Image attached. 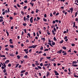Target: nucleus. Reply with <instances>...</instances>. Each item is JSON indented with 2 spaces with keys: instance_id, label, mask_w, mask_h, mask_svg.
<instances>
[{
  "instance_id": "1",
  "label": "nucleus",
  "mask_w": 78,
  "mask_h": 78,
  "mask_svg": "<svg viewBox=\"0 0 78 78\" xmlns=\"http://www.w3.org/2000/svg\"><path fill=\"white\" fill-rule=\"evenodd\" d=\"M37 67L38 68L36 67L35 68V69L36 70H39V69H42V67L41 66H37Z\"/></svg>"
},
{
  "instance_id": "2",
  "label": "nucleus",
  "mask_w": 78,
  "mask_h": 78,
  "mask_svg": "<svg viewBox=\"0 0 78 78\" xmlns=\"http://www.w3.org/2000/svg\"><path fill=\"white\" fill-rule=\"evenodd\" d=\"M54 72L55 73V75H59V73L58 72H57V71L55 70Z\"/></svg>"
},
{
  "instance_id": "3",
  "label": "nucleus",
  "mask_w": 78,
  "mask_h": 78,
  "mask_svg": "<svg viewBox=\"0 0 78 78\" xmlns=\"http://www.w3.org/2000/svg\"><path fill=\"white\" fill-rule=\"evenodd\" d=\"M9 56H12L14 57V56H15V55L14 54H12L11 53H10V54H9Z\"/></svg>"
},
{
  "instance_id": "4",
  "label": "nucleus",
  "mask_w": 78,
  "mask_h": 78,
  "mask_svg": "<svg viewBox=\"0 0 78 78\" xmlns=\"http://www.w3.org/2000/svg\"><path fill=\"white\" fill-rule=\"evenodd\" d=\"M50 75V73L48 71L46 73V76H47V78L48 76H49Z\"/></svg>"
},
{
  "instance_id": "5",
  "label": "nucleus",
  "mask_w": 78,
  "mask_h": 78,
  "mask_svg": "<svg viewBox=\"0 0 78 78\" xmlns=\"http://www.w3.org/2000/svg\"><path fill=\"white\" fill-rule=\"evenodd\" d=\"M44 48H43V46H41V48H40V50L41 51L43 50V49Z\"/></svg>"
},
{
  "instance_id": "6",
  "label": "nucleus",
  "mask_w": 78,
  "mask_h": 78,
  "mask_svg": "<svg viewBox=\"0 0 78 78\" xmlns=\"http://www.w3.org/2000/svg\"><path fill=\"white\" fill-rule=\"evenodd\" d=\"M44 58H40V62H41V61H43V60H44Z\"/></svg>"
},
{
  "instance_id": "7",
  "label": "nucleus",
  "mask_w": 78,
  "mask_h": 78,
  "mask_svg": "<svg viewBox=\"0 0 78 78\" xmlns=\"http://www.w3.org/2000/svg\"><path fill=\"white\" fill-rule=\"evenodd\" d=\"M72 66H73V67H78V65L76 64H73L72 65Z\"/></svg>"
},
{
  "instance_id": "8",
  "label": "nucleus",
  "mask_w": 78,
  "mask_h": 78,
  "mask_svg": "<svg viewBox=\"0 0 78 78\" xmlns=\"http://www.w3.org/2000/svg\"><path fill=\"white\" fill-rule=\"evenodd\" d=\"M62 50H61L60 51H58V53H61L62 52Z\"/></svg>"
},
{
  "instance_id": "9",
  "label": "nucleus",
  "mask_w": 78,
  "mask_h": 78,
  "mask_svg": "<svg viewBox=\"0 0 78 78\" xmlns=\"http://www.w3.org/2000/svg\"><path fill=\"white\" fill-rule=\"evenodd\" d=\"M37 47V45H32V48H36V47Z\"/></svg>"
},
{
  "instance_id": "10",
  "label": "nucleus",
  "mask_w": 78,
  "mask_h": 78,
  "mask_svg": "<svg viewBox=\"0 0 78 78\" xmlns=\"http://www.w3.org/2000/svg\"><path fill=\"white\" fill-rule=\"evenodd\" d=\"M9 62V60H7L5 62V63L7 64V63H8V62Z\"/></svg>"
},
{
  "instance_id": "11",
  "label": "nucleus",
  "mask_w": 78,
  "mask_h": 78,
  "mask_svg": "<svg viewBox=\"0 0 78 78\" xmlns=\"http://www.w3.org/2000/svg\"><path fill=\"white\" fill-rule=\"evenodd\" d=\"M77 62L73 61V62L72 64H77Z\"/></svg>"
},
{
  "instance_id": "12",
  "label": "nucleus",
  "mask_w": 78,
  "mask_h": 78,
  "mask_svg": "<svg viewBox=\"0 0 78 78\" xmlns=\"http://www.w3.org/2000/svg\"><path fill=\"white\" fill-rule=\"evenodd\" d=\"M48 44L50 45L51 47H53V46L52 45H51V43H48Z\"/></svg>"
},
{
  "instance_id": "13",
  "label": "nucleus",
  "mask_w": 78,
  "mask_h": 78,
  "mask_svg": "<svg viewBox=\"0 0 78 78\" xmlns=\"http://www.w3.org/2000/svg\"><path fill=\"white\" fill-rule=\"evenodd\" d=\"M26 72V70H22L21 72V73H24V72Z\"/></svg>"
},
{
  "instance_id": "14",
  "label": "nucleus",
  "mask_w": 78,
  "mask_h": 78,
  "mask_svg": "<svg viewBox=\"0 0 78 78\" xmlns=\"http://www.w3.org/2000/svg\"><path fill=\"white\" fill-rule=\"evenodd\" d=\"M62 48L63 49V50H66V47L65 46H63L62 47Z\"/></svg>"
},
{
  "instance_id": "15",
  "label": "nucleus",
  "mask_w": 78,
  "mask_h": 78,
  "mask_svg": "<svg viewBox=\"0 0 78 78\" xmlns=\"http://www.w3.org/2000/svg\"><path fill=\"white\" fill-rule=\"evenodd\" d=\"M19 65V64H16L15 66V68H17V67Z\"/></svg>"
},
{
  "instance_id": "16",
  "label": "nucleus",
  "mask_w": 78,
  "mask_h": 78,
  "mask_svg": "<svg viewBox=\"0 0 78 78\" xmlns=\"http://www.w3.org/2000/svg\"><path fill=\"white\" fill-rule=\"evenodd\" d=\"M34 76L35 77H36V78H38V76H37V74H36V73L35 74Z\"/></svg>"
},
{
  "instance_id": "17",
  "label": "nucleus",
  "mask_w": 78,
  "mask_h": 78,
  "mask_svg": "<svg viewBox=\"0 0 78 78\" xmlns=\"http://www.w3.org/2000/svg\"><path fill=\"white\" fill-rule=\"evenodd\" d=\"M69 10L70 11H73V7H72L71 8H69Z\"/></svg>"
},
{
  "instance_id": "18",
  "label": "nucleus",
  "mask_w": 78,
  "mask_h": 78,
  "mask_svg": "<svg viewBox=\"0 0 78 78\" xmlns=\"http://www.w3.org/2000/svg\"><path fill=\"white\" fill-rule=\"evenodd\" d=\"M63 40H62V41H60L59 42V43L60 44H62V43H63Z\"/></svg>"
},
{
  "instance_id": "19",
  "label": "nucleus",
  "mask_w": 78,
  "mask_h": 78,
  "mask_svg": "<svg viewBox=\"0 0 78 78\" xmlns=\"http://www.w3.org/2000/svg\"><path fill=\"white\" fill-rule=\"evenodd\" d=\"M24 58H26L27 59L28 56H27V55H26V56H24Z\"/></svg>"
},
{
  "instance_id": "20",
  "label": "nucleus",
  "mask_w": 78,
  "mask_h": 78,
  "mask_svg": "<svg viewBox=\"0 0 78 78\" xmlns=\"http://www.w3.org/2000/svg\"><path fill=\"white\" fill-rule=\"evenodd\" d=\"M24 51H28V49H25L24 50Z\"/></svg>"
},
{
  "instance_id": "21",
  "label": "nucleus",
  "mask_w": 78,
  "mask_h": 78,
  "mask_svg": "<svg viewBox=\"0 0 78 78\" xmlns=\"http://www.w3.org/2000/svg\"><path fill=\"white\" fill-rule=\"evenodd\" d=\"M30 5H31L32 6H33V5H34V4L33 3H32V2H30Z\"/></svg>"
},
{
  "instance_id": "22",
  "label": "nucleus",
  "mask_w": 78,
  "mask_h": 78,
  "mask_svg": "<svg viewBox=\"0 0 78 78\" xmlns=\"http://www.w3.org/2000/svg\"><path fill=\"white\" fill-rule=\"evenodd\" d=\"M9 12H10V11H9V8H8V11H7V13H9Z\"/></svg>"
},
{
  "instance_id": "23",
  "label": "nucleus",
  "mask_w": 78,
  "mask_h": 78,
  "mask_svg": "<svg viewBox=\"0 0 78 78\" xmlns=\"http://www.w3.org/2000/svg\"><path fill=\"white\" fill-rule=\"evenodd\" d=\"M6 33L7 34L8 37V36H9V33H8V32H7V31H6Z\"/></svg>"
},
{
  "instance_id": "24",
  "label": "nucleus",
  "mask_w": 78,
  "mask_h": 78,
  "mask_svg": "<svg viewBox=\"0 0 78 78\" xmlns=\"http://www.w3.org/2000/svg\"><path fill=\"white\" fill-rule=\"evenodd\" d=\"M77 14H78V12H76L75 13V17H76V16H77Z\"/></svg>"
},
{
  "instance_id": "25",
  "label": "nucleus",
  "mask_w": 78,
  "mask_h": 78,
  "mask_svg": "<svg viewBox=\"0 0 78 78\" xmlns=\"http://www.w3.org/2000/svg\"><path fill=\"white\" fill-rule=\"evenodd\" d=\"M9 47L11 48H13V47H14V46H13V45H10Z\"/></svg>"
},
{
  "instance_id": "26",
  "label": "nucleus",
  "mask_w": 78,
  "mask_h": 78,
  "mask_svg": "<svg viewBox=\"0 0 78 78\" xmlns=\"http://www.w3.org/2000/svg\"><path fill=\"white\" fill-rule=\"evenodd\" d=\"M23 26H24V27H25L27 25V24L26 23H23Z\"/></svg>"
},
{
  "instance_id": "27",
  "label": "nucleus",
  "mask_w": 78,
  "mask_h": 78,
  "mask_svg": "<svg viewBox=\"0 0 78 78\" xmlns=\"http://www.w3.org/2000/svg\"><path fill=\"white\" fill-rule=\"evenodd\" d=\"M17 57L18 58V59H20V55H17Z\"/></svg>"
},
{
  "instance_id": "28",
  "label": "nucleus",
  "mask_w": 78,
  "mask_h": 78,
  "mask_svg": "<svg viewBox=\"0 0 78 78\" xmlns=\"http://www.w3.org/2000/svg\"><path fill=\"white\" fill-rule=\"evenodd\" d=\"M28 48H33V46L32 45L31 46H29Z\"/></svg>"
},
{
  "instance_id": "29",
  "label": "nucleus",
  "mask_w": 78,
  "mask_h": 78,
  "mask_svg": "<svg viewBox=\"0 0 78 78\" xmlns=\"http://www.w3.org/2000/svg\"><path fill=\"white\" fill-rule=\"evenodd\" d=\"M6 72V69H5L3 70V72H4V73H5V72Z\"/></svg>"
},
{
  "instance_id": "30",
  "label": "nucleus",
  "mask_w": 78,
  "mask_h": 78,
  "mask_svg": "<svg viewBox=\"0 0 78 78\" xmlns=\"http://www.w3.org/2000/svg\"><path fill=\"white\" fill-rule=\"evenodd\" d=\"M5 50H7V51H8L9 50V49L7 48H6L5 49Z\"/></svg>"
},
{
  "instance_id": "31",
  "label": "nucleus",
  "mask_w": 78,
  "mask_h": 78,
  "mask_svg": "<svg viewBox=\"0 0 78 78\" xmlns=\"http://www.w3.org/2000/svg\"><path fill=\"white\" fill-rule=\"evenodd\" d=\"M10 19H11V20H12L13 18L12 16H10L9 17Z\"/></svg>"
},
{
  "instance_id": "32",
  "label": "nucleus",
  "mask_w": 78,
  "mask_h": 78,
  "mask_svg": "<svg viewBox=\"0 0 78 78\" xmlns=\"http://www.w3.org/2000/svg\"><path fill=\"white\" fill-rule=\"evenodd\" d=\"M37 36H38V37H39V34L38 33V32H37Z\"/></svg>"
},
{
  "instance_id": "33",
  "label": "nucleus",
  "mask_w": 78,
  "mask_h": 78,
  "mask_svg": "<svg viewBox=\"0 0 78 78\" xmlns=\"http://www.w3.org/2000/svg\"><path fill=\"white\" fill-rule=\"evenodd\" d=\"M53 39H54V41H56V37H54V38H53Z\"/></svg>"
},
{
  "instance_id": "34",
  "label": "nucleus",
  "mask_w": 78,
  "mask_h": 78,
  "mask_svg": "<svg viewBox=\"0 0 78 78\" xmlns=\"http://www.w3.org/2000/svg\"><path fill=\"white\" fill-rule=\"evenodd\" d=\"M52 32L53 33V34H54V35H55V32L54 31V30H53L52 31Z\"/></svg>"
},
{
  "instance_id": "35",
  "label": "nucleus",
  "mask_w": 78,
  "mask_h": 78,
  "mask_svg": "<svg viewBox=\"0 0 78 78\" xmlns=\"http://www.w3.org/2000/svg\"><path fill=\"white\" fill-rule=\"evenodd\" d=\"M23 31H24L25 33L27 34V30L26 29H24L23 30Z\"/></svg>"
},
{
  "instance_id": "36",
  "label": "nucleus",
  "mask_w": 78,
  "mask_h": 78,
  "mask_svg": "<svg viewBox=\"0 0 78 78\" xmlns=\"http://www.w3.org/2000/svg\"><path fill=\"white\" fill-rule=\"evenodd\" d=\"M40 66H43V63H41L40 64Z\"/></svg>"
},
{
  "instance_id": "37",
  "label": "nucleus",
  "mask_w": 78,
  "mask_h": 78,
  "mask_svg": "<svg viewBox=\"0 0 78 78\" xmlns=\"http://www.w3.org/2000/svg\"><path fill=\"white\" fill-rule=\"evenodd\" d=\"M52 45H55V42H53L52 43Z\"/></svg>"
},
{
  "instance_id": "38",
  "label": "nucleus",
  "mask_w": 78,
  "mask_h": 78,
  "mask_svg": "<svg viewBox=\"0 0 78 78\" xmlns=\"http://www.w3.org/2000/svg\"><path fill=\"white\" fill-rule=\"evenodd\" d=\"M24 2L25 3H28V1L27 0H26L24 1Z\"/></svg>"
},
{
  "instance_id": "39",
  "label": "nucleus",
  "mask_w": 78,
  "mask_h": 78,
  "mask_svg": "<svg viewBox=\"0 0 78 78\" xmlns=\"http://www.w3.org/2000/svg\"><path fill=\"white\" fill-rule=\"evenodd\" d=\"M74 76L76 78H78V76L77 75H74Z\"/></svg>"
},
{
  "instance_id": "40",
  "label": "nucleus",
  "mask_w": 78,
  "mask_h": 78,
  "mask_svg": "<svg viewBox=\"0 0 78 78\" xmlns=\"http://www.w3.org/2000/svg\"><path fill=\"white\" fill-rule=\"evenodd\" d=\"M8 67H11V64L9 63L8 65Z\"/></svg>"
},
{
  "instance_id": "41",
  "label": "nucleus",
  "mask_w": 78,
  "mask_h": 78,
  "mask_svg": "<svg viewBox=\"0 0 78 78\" xmlns=\"http://www.w3.org/2000/svg\"><path fill=\"white\" fill-rule=\"evenodd\" d=\"M48 64H44V66H48Z\"/></svg>"
},
{
  "instance_id": "42",
  "label": "nucleus",
  "mask_w": 78,
  "mask_h": 78,
  "mask_svg": "<svg viewBox=\"0 0 78 78\" xmlns=\"http://www.w3.org/2000/svg\"><path fill=\"white\" fill-rule=\"evenodd\" d=\"M71 50H72V49H70L69 51H68V52H70V53H71Z\"/></svg>"
},
{
  "instance_id": "43",
  "label": "nucleus",
  "mask_w": 78,
  "mask_h": 78,
  "mask_svg": "<svg viewBox=\"0 0 78 78\" xmlns=\"http://www.w3.org/2000/svg\"><path fill=\"white\" fill-rule=\"evenodd\" d=\"M71 45L73 47V46H75V44H71Z\"/></svg>"
},
{
  "instance_id": "44",
  "label": "nucleus",
  "mask_w": 78,
  "mask_h": 78,
  "mask_svg": "<svg viewBox=\"0 0 78 78\" xmlns=\"http://www.w3.org/2000/svg\"><path fill=\"white\" fill-rule=\"evenodd\" d=\"M27 6H25L24 7V9H27Z\"/></svg>"
},
{
  "instance_id": "45",
  "label": "nucleus",
  "mask_w": 78,
  "mask_h": 78,
  "mask_svg": "<svg viewBox=\"0 0 78 78\" xmlns=\"http://www.w3.org/2000/svg\"><path fill=\"white\" fill-rule=\"evenodd\" d=\"M17 6L18 7H19V8H20V5H19V4H17Z\"/></svg>"
},
{
  "instance_id": "46",
  "label": "nucleus",
  "mask_w": 78,
  "mask_h": 78,
  "mask_svg": "<svg viewBox=\"0 0 78 78\" xmlns=\"http://www.w3.org/2000/svg\"><path fill=\"white\" fill-rule=\"evenodd\" d=\"M8 75V73H7L6 72L4 74V75H6V76H7Z\"/></svg>"
},
{
  "instance_id": "47",
  "label": "nucleus",
  "mask_w": 78,
  "mask_h": 78,
  "mask_svg": "<svg viewBox=\"0 0 78 78\" xmlns=\"http://www.w3.org/2000/svg\"><path fill=\"white\" fill-rule=\"evenodd\" d=\"M28 72H26L25 73V75H28Z\"/></svg>"
},
{
  "instance_id": "48",
  "label": "nucleus",
  "mask_w": 78,
  "mask_h": 78,
  "mask_svg": "<svg viewBox=\"0 0 78 78\" xmlns=\"http://www.w3.org/2000/svg\"><path fill=\"white\" fill-rule=\"evenodd\" d=\"M5 55H2V56H1V57H2V58H5Z\"/></svg>"
},
{
  "instance_id": "49",
  "label": "nucleus",
  "mask_w": 78,
  "mask_h": 78,
  "mask_svg": "<svg viewBox=\"0 0 78 78\" xmlns=\"http://www.w3.org/2000/svg\"><path fill=\"white\" fill-rule=\"evenodd\" d=\"M48 49H46L44 50V51H48Z\"/></svg>"
},
{
  "instance_id": "50",
  "label": "nucleus",
  "mask_w": 78,
  "mask_h": 78,
  "mask_svg": "<svg viewBox=\"0 0 78 78\" xmlns=\"http://www.w3.org/2000/svg\"><path fill=\"white\" fill-rule=\"evenodd\" d=\"M21 14H22V15H23V14H24V13H23V11H21Z\"/></svg>"
},
{
  "instance_id": "51",
  "label": "nucleus",
  "mask_w": 78,
  "mask_h": 78,
  "mask_svg": "<svg viewBox=\"0 0 78 78\" xmlns=\"http://www.w3.org/2000/svg\"><path fill=\"white\" fill-rule=\"evenodd\" d=\"M59 12H57V13L56 14L55 16H58V15H59Z\"/></svg>"
},
{
  "instance_id": "52",
  "label": "nucleus",
  "mask_w": 78,
  "mask_h": 78,
  "mask_svg": "<svg viewBox=\"0 0 78 78\" xmlns=\"http://www.w3.org/2000/svg\"><path fill=\"white\" fill-rule=\"evenodd\" d=\"M53 66L55 67H56V64L55 63H54L53 64Z\"/></svg>"
},
{
  "instance_id": "53",
  "label": "nucleus",
  "mask_w": 78,
  "mask_h": 78,
  "mask_svg": "<svg viewBox=\"0 0 78 78\" xmlns=\"http://www.w3.org/2000/svg\"><path fill=\"white\" fill-rule=\"evenodd\" d=\"M67 36H65V37L64 38V39H67Z\"/></svg>"
},
{
  "instance_id": "54",
  "label": "nucleus",
  "mask_w": 78,
  "mask_h": 78,
  "mask_svg": "<svg viewBox=\"0 0 78 78\" xmlns=\"http://www.w3.org/2000/svg\"><path fill=\"white\" fill-rule=\"evenodd\" d=\"M42 53V51H40L38 52V54H40V53Z\"/></svg>"
},
{
  "instance_id": "55",
  "label": "nucleus",
  "mask_w": 78,
  "mask_h": 78,
  "mask_svg": "<svg viewBox=\"0 0 78 78\" xmlns=\"http://www.w3.org/2000/svg\"><path fill=\"white\" fill-rule=\"evenodd\" d=\"M35 65H36V66H39V63H35Z\"/></svg>"
},
{
  "instance_id": "56",
  "label": "nucleus",
  "mask_w": 78,
  "mask_h": 78,
  "mask_svg": "<svg viewBox=\"0 0 78 78\" xmlns=\"http://www.w3.org/2000/svg\"><path fill=\"white\" fill-rule=\"evenodd\" d=\"M53 30H54V31H56V28H55V27H54V28Z\"/></svg>"
},
{
  "instance_id": "57",
  "label": "nucleus",
  "mask_w": 78,
  "mask_h": 78,
  "mask_svg": "<svg viewBox=\"0 0 78 78\" xmlns=\"http://www.w3.org/2000/svg\"><path fill=\"white\" fill-rule=\"evenodd\" d=\"M31 51H32V49H30L29 51V52H31Z\"/></svg>"
},
{
  "instance_id": "58",
  "label": "nucleus",
  "mask_w": 78,
  "mask_h": 78,
  "mask_svg": "<svg viewBox=\"0 0 78 78\" xmlns=\"http://www.w3.org/2000/svg\"><path fill=\"white\" fill-rule=\"evenodd\" d=\"M43 41H45V38H43Z\"/></svg>"
},
{
  "instance_id": "59",
  "label": "nucleus",
  "mask_w": 78,
  "mask_h": 78,
  "mask_svg": "<svg viewBox=\"0 0 78 78\" xmlns=\"http://www.w3.org/2000/svg\"><path fill=\"white\" fill-rule=\"evenodd\" d=\"M27 18H28V19H29V18H30V15H28L27 16Z\"/></svg>"
},
{
  "instance_id": "60",
  "label": "nucleus",
  "mask_w": 78,
  "mask_h": 78,
  "mask_svg": "<svg viewBox=\"0 0 78 78\" xmlns=\"http://www.w3.org/2000/svg\"><path fill=\"white\" fill-rule=\"evenodd\" d=\"M32 66H33V67H34L35 66V64H32Z\"/></svg>"
},
{
  "instance_id": "61",
  "label": "nucleus",
  "mask_w": 78,
  "mask_h": 78,
  "mask_svg": "<svg viewBox=\"0 0 78 78\" xmlns=\"http://www.w3.org/2000/svg\"><path fill=\"white\" fill-rule=\"evenodd\" d=\"M20 5H23V2H22L21 3H20Z\"/></svg>"
},
{
  "instance_id": "62",
  "label": "nucleus",
  "mask_w": 78,
  "mask_h": 78,
  "mask_svg": "<svg viewBox=\"0 0 78 78\" xmlns=\"http://www.w3.org/2000/svg\"><path fill=\"white\" fill-rule=\"evenodd\" d=\"M50 17H53V15H52V13H50Z\"/></svg>"
},
{
  "instance_id": "63",
  "label": "nucleus",
  "mask_w": 78,
  "mask_h": 78,
  "mask_svg": "<svg viewBox=\"0 0 78 78\" xmlns=\"http://www.w3.org/2000/svg\"><path fill=\"white\" fill-rule=\"evenodd\" d=\"M14 28V26H12V27H11V30H12Z\"/></svg>"
},
{
  "instance_id": "64",
  "label": "nucleus",
  "mask_w": 78,
  "mask_h": 78,
  "mask_svg": "<svg viewBox=\"0 0 78 78\" xmlns=\"http://www.w3.org/2000/svg\"><path fill=\"white\" fill-rule=\"evenodd\" d=\"M16 55H18V51H17L16 52Z\"/></svg>"
}]
</instances>
